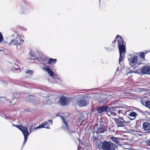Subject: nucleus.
<instances>
[{"mask_svg":"<svg viewBox=\"0 0 150 150\" xmlns=\"http://www.w3.org/2000/svg\"><path fill=\"white\" fill-rule=\"evenodd\" d=\"M118 44V48L120 52V58L119 59V64L123 61L124 58V56L126 52L125 48L126 43L123 41L121 36L117 35L116 37Z\"/></svg>","mask_w":150,"mask_h":150,"instance_id":"f257e3e1","label":"nucleus"},{"mask_svg":"<svg viewBox=\"0 0 150 150\" xmlns=\"http://www.w3.org/2000/svg\"><path fill=\"white\" fill-rule=\"evenodd\" d=\"M115 108L112 107H108L107 106H101L97 110L100 113L107 111V114L109 116L113 117L117 115V113L115 112Z\"/></svg>","mask_w":150,"mask_h":150,"instance_id":"f03ea898","label":"nucleus"},{"mask_svg":"<svg viewBox=\"0 0 150 150\" xmlns=\"http://www.w3.org/2000/svg\"><path fill=\"white\" fill-rule=\"evenodd\" d=\"M113 119L115 121V124L117 127H124L125 124H128L130 123L129 121L125 120L122 117H119L118 119L116 118H113Z\"/></svg>","mask_w":150,"mask_h":150,"instance_id":"7ed1b4c3","label":"nucleus"},{"mask_svg":"<svg viewBox=\"0 0 150 150\" xmlns=\"http://www.w3.org/2000/svg\"><path fill=\"white\" fill-rule=\"evenodd\" d=\"M114 145L110 141L105 142L102 144V148L103 150H115Z\"/></svg>","mask_w":150,"mask_h":150,"instance_id":"20e7f679","label":"nucleus"},{"mask_svg":"<svg viewBox=\"0 0 150 150\" xmlns=\"http://www.w3.org/2000/svg\"><path fill=\"white\" fill-rule=\"evenodd\" d=\"M104 127L103 125L100 124L96 130L94 129V131L93 132L94 137H98L101 136V133H104L105 131Z\"/></svg>","mask_w":150,"mask_h":150,"instance_id":"39448f33","label":"nucleus"},{"mask_svg":"<svg viewBox=\"0 0 150 150\" xmlns=\"http://www.w3.org/2000/svg\"><path fill=\"white\" fill-rule=\"evenodd\" d=\"M16 127H18L20 130L23 133L24 137H28L30 134L28 131V129L26 127H24L22 125L16 126L14 125Z\"/></svg>","mask_w":150,"mask_h":150,"instance_id":"423d86ee","label":"nucleus"},{"mask_svg":"<svg viewBox=\"0 0 150 150\" xmlns=\"http://www.w3.org/2000/svg\"><path fill=\"white\" fill-rule=\"evenodd\" d=\"M61 117L63 123L62 127L64 129L66 130L69 134H71V132H74L69 127H68L67 124L66 122L65 119L62 116H61Z\"/></svg>","mask_w":150,"mask_h":150,"instance_id":"0eeeda50","label":"nucleus"},{"mask_svg":"<svg viewBox=\"0 0 150 150\" xmlns=\"http://www.w3.org/2000/svg\"><path fill=\"white\" fill-rule=\"evenodd\" d=\"M129 63L132 66L136 65L137 63V57L135 55L129 59Z\"/></svg>","mask_w":150,"mask_h":150,"instance_id":"6e6552de","label":"nucleus"},{"mask_svg":"<svg viewBox=\"0 0 150 150\" xmlns=\"http://www.w3.org/2000/svg\"><path fill=\"white\" fill-rule=\"evenodd\" d=\"M87 103L85 98L79 99L77 103V105L80 107L85 106Z\"/></svg>","mask_w":150,"mask_h":150,"instance_id":"1a4fd4ad","label":"nucleus"},{"mask_svg":"<svg viewBox=\"0 0 150 150\" xmlns=\"http://www.w3.org/2000/svg\"><path fill=\"white\" fill-rule=\"evenodd\" d=\"M140 71L143 74H150V67L146 66L143 67L141 69Z\"/></svg>","mask_w":150,"mask_h":150,"instance_id":"9d476101","label":"nucleus"},{"mask_svg":"<svg viewBox=\"0 0 150 150\" xmlns=\"http://www.w3.org/2000/svg\"><path fill=\"white\" fill-rule=\"evenodd\" d=\"M39 54L38 52H36L34 53H32L30 55V57L33 59H37L40 61V58L39 57Z\"/></svg>","mask_w":150,"mask_h":150,"instance_id":"9b49d317","label":"nucleus"},{"mask_svg":"<svg viewBox=\"0 0 150 150\" xmlns=\"http://www.w3.org/2000/svg\"><path fill=\"white\" fill-rule=\"evenodd\" d=\"M67 98L64 97H62L60 100V103L62 105H65L67 104Z\"/></svg>","mask_w":150,"mask_h":150,"instance_id":"f8f14e48","label":"nucleus"},{"mask_svg":"<svg viewBox=\"0 0 150 150\" xmlns=\"http://www.w3.org/2000/svg\"><path fill=\"white\" fill-rule=\"evenodd\" d=\"M47 125H48V124L47 122L43 123L41 125H39L38 127L35 128L34 130H35L37 129L42 128H45L48 129H50V127L47 126Z\"/></svg>","mask_w":150,"mask_h":150,"instance_id":"ddd939ff","label":"nucleus"},{"mask_svg":"<svg viewBox=\"0 0 150 150\" xmlns=\"http://www.w3.org/2000/svg\"><path fill=\"white\" fill-rule=\"evenodd\" d=\"M40 61L43 64H49V60L50 59L49 58H45L44 59L40 58Z\"/></svg>","mask_w":150,"mask_h":150,"instance_id":"4468645a","label":"nucleus"},{"mask_svg":"<svg viewBox=\"0 0 150 150\" xmlns=\"http://www.w3.org/2000/svg\"><path fill=\"white\" fill-rule=\"evenodd\" d=\"M43 69L46 70L50 76H52L54 75V72L48 67L43 68Z\"/></svg>","mask_w":150,"mask_h":150,"instance_id":"2eb2a0df","label":"nucleus"},{"mask_svg":"<svg viewBox=\"0 0 150 150\" xmlns=\"http://www.w3.org/2000/svg\"><path fill=\"white\" fill-rule=\"evenodd\" d=\"M143 128L146 130H150V123L148 122L144 123L143 125Z\"/></svg>","mask_w":150,"mask_h":150,"instance_id":"dca6fc26","label":"nucleus"},{"mask_svg":"<svg viewBox=\"0 0 150 150\" xmlns=\"http://www.w3.org/2000/svg\"><path fill=\"white\" fill-rule=\"evenodd\" d=\"M10 45H20V42H18V41L15 39H13L11 40L9 43Z\"/></svg>","mask_w":150,"mask_h":150,"instance_id":"f3484780","label":"nucleus"},{"mask_svg":"<svg viewBox=\"0 0 150 150\" xmlns=\"http://www.w3.org/2000/svg\"><path fill=\"white\" fill-rule=\"evenodd\" d=\"M136 115H137V114L134 112H131L129 114V115L132 117L131 119L132 120H133L135 118Z\"/></svg>","mask_w":150,"mask_h":150,"instance_id":"a211bd4d","label":"nucleus"},{"mask_svg":"<svg viewBox=\"0 0 150 150\" xmlns=\"http://www.w3.org/2000/svg\"><path fill=\"white\" fill-rule=\"evenodd\" d=\"M114 108H115V107H114ZM115 108H116V109H115L116 111H115V112L116 113V111H117L118 114L120 116H122V115H125V111L121 110H119L117 111V107H115Z\"/></svg>","mask_w":150,"mask_h":150,"instance_id":"6ab92c4d","label":"nucleus"},{"mask_svg":"<svg viewBox=\"0 0 150 150\" xmlns=\"http://www.w3.org/2000/svg\"><path fill=\"white\" fill-rule=\"evenodd\" d=\"M111 140L114 142L116 143L117 144H118L119 143L118 139H119L118 138H116L114 137H112L110 138Z\"/></svg>","mask_w":150,"mask_h":150,"instance_id":"aec40b11","label":"nucleus"},{"mask_svg":"<svg viewBox=\"0 0 150 150\" xmlns=\"http://www.w3.org/2000/svg\"><path fill=\"white\" fill-rule=\"evenodd\" d=\"M56 59H50V60H49V64H52L53 63L55 64L56 62Z\"/></svg>","mask_w":150,"mask_h":150,"instance_id":"412c9836","label":"nucleus"},{"mask_svg":"<svg viewBox=\"0 0 150 150\" xmlns=\"http://www.w3.org/2000/svg\"><path fill=\"white\" fill-rule=\"evenodd\" d=\"M25 74H29V75H32L33 74V72L32 70H28L25 72Z\"/></svg>","mask_w":150,"mask_h":150,"instance_id":"4be33fe9","label":"nucleus"},{"mask_svg":"<svg viewBox=\"0 0 150 150\" xmlns=\"http://www.w3.org/2000/svg\"><path fill=\"white\" fill-rule=\"evenodd\" d=\"M145 105L146 107H148L150 109V102H146L145 103Z\"/></svg>","mask_w":150,"mask_h":150,"instance_id":"5701e85b","label":"nucleus"},{"mask_svg":"<svg viewBox=\"0 0 150 150\" xmlns=\"http://www.w3.org/2000/svg\"><path fill=\"white\" fill-rule=\"evenodd\" d=\"M141 57H142L143 59H144L145 56V54L144 53L142 52L140 53V54L139 55Z\"/></svg>","mask_w":150,"mask_h":150,"instance_id":"b1692460","label":"nucleus"},{"mask_svg":"<svg viewBox=\"0 0 150 150\" xmlns=\"http://www.w3.org/2000/svg\"><path fill=\"white\" fill-rule=\"evenodd\" d=\"M3 40V36L0 32V43H1Z\"/></svg>","mask_w":150,"mask_h":150,"instance_id":"393cba45","label":"nucleus"},{"mask_svg":"<svg viewBox=\"0 0 150 150\" xmlns=\"http://www.w3.org/2000/svg\"><path fill=\"white\" fill-rule=\"evenodd\" d=\"M14 36L15 38H17L18 37V35L16 33H15L14 34H13L11 35V37Z\"/></svg>","mask_w":150,"mask_h":150,"instance_id":"a878e982","label":"nucleus"},{"mask_svg":"<svg viewBox=\"0 0 150 150\" xmlns=\"http://www.w3.org/2000/svg\"><path fill=\"white\" fill-rule=\"evenodd\" d=\"M19 41H18V42H20V45L22 44V43H21L22 42H23L24 41L23 40L22 38H21V37L20 38V36L19 37Z\"/></svg>","mask_w":150,"mask_h":150,"instance_id":"bb28decb","label":"nucleus"},{"mask_svg":"<svg viewBox=\"0 0 150 150\" xmlns=\"http://www.w3.org/2000/svg\"><path fill=\"white\" fill-rule=\"evenodd\" d=\"M33 125H32L29 128V131H30V133L31 132H32V130L33 129Z\"/></svg>","mask_w":150,"mask_h":150,"instance_id":"cd10ccee","label":"nucleus"},{"mask_svg":"<svg viewBox=\"0 0 150 150\" xmlns=\"http://www.w3.org/2000/svg\"><path fill=\"white\" fill-rule=\"evenodd\" d=\"M24 141L23 143V145H24L25 143V142H26L27 141V139H28V137H24Z\"/></svg>","mask_w":150,"mask_h":150,"instance_id":"c85d7f7f","label":"nucleus"},{"mask_svg":"<svg viewBox=\"0 0 150 150\" xmlns=\"http://www.w3.org/2000/svg\"><path fill=\"white\" fill-rule=\"evenodd\" d=\"M146 143L148 146H150V139L146 141Z\"/></svg>","mask_w":150,"mask_h":150,"instance_id":"c756f323","label":"nucleus"},{"mask_svg":"<svg viewBox=\"0 0 150 150\" xmlns=\"http://www.w3.org/2000/svg\"><path fill=\"white\" fill-rule=\"evenodd\" d=\"M2 117L6 119H7L8 118V117L7 116V115L6 114H4Z\"/></svg>","mask_w":150,"mask_h":150,"instance_id":"7c9ffc66","label":"nucleus"},{"mask_svg":"<svg viewBox=\"0 0 150 150\" xmlns=\"http://www.w3.org/2000/svg\"><path fill=\"white\" fill-rule=\"evenodd\" d=\"M49 124H50V125H52V121L51 120H50L48 121V122Z\"/></svg>","mask_w":150,"mask_h":150,"instance_id":"2f4dec72","label":"nucleus"},{"mask_svg":"<svg viewBox=\"0 0 150 150\" xmlns=\"http://www.w3.org/2000/svg\"><path fill=\"white\" fill-rule=\"evenodd\" d=\"M53 76H54L53 78H57V75L54 74Z\"/></svg>","mask_w":150,"mask_h":150,"instance_id":"473e14b6","label":"nucleus"},{"mask_svg":"<svg viewBox=\"0 0 150 150\" xmlns=\"http://www.w3.org/2000/svg\"><path fill=\"white\" fill-rule=\"evenodd\" d=\"M79 150H88V149H86V150L83 149H83L82 148H81V149H79Z\"/></svg>","mask_w":150,"mask_h":150,"instance_id":"72a5a7b5","label":"nucleus"},{"mask_svg":"<svg viewBox=\"0 0 150 150\" xmlns=\"http://www.w3.org/2000/svg\"><path fill=\"white\" fill-rule=\"evenodd\" d=\"M115 41H116V40H115V41H113V42H115Z\"/></svg>","mask_w":150,"mask_h":150,"instance_id":"f704fd0d","label":"nucleus"},{"mask_svg":"<svg viewBox=\"0 0 150 150\" xmlns=\"http://www.w3.org/2000/svg\"><path fill=\"white\" fill-rule=\"evenodd\" d=\"M16 69H18V68H16Z\"/></svg>","mask_w":150,"mask_h":150,"instance_id":"c9c22d12","label":"nucleus"},{"mask_svg":"<svg viewBox=\"0 0 150 150\" xmlns=\"http://www.w3.org/2000/svg\"><path fill=\"white\" fill-rule=\"evenodd\" d=\"M9 103H11V101H10Z\"/></svg>","mask_w":150,"mask_h":150,"instance_id":"e433bc0d","label":"nucleus"}]
</instances>
